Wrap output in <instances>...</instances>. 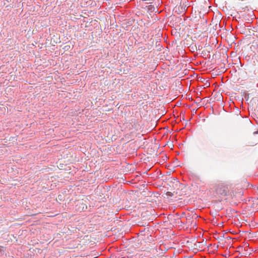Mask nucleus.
<instances>
[{
  "label": "nucleus",
  "mask_w": 258,
  "mask_h": 258,
  "mask_svg": "<svg viewBox=\"0 0 258 258\" xmlns=\"http://www.w3.org/2000/svg\"><path fill=\"white\" fill-rule=\"evenodd\" d=\"M230 185L226 182H221L215 184V190L217 195L226 197L229 195L230 192Z\"/></svg>",
  "instance_id": "1"
},
{
  "label": "nucleus",
  "mask_w": 258,
  "mask_h": 258,
  "mask_svg": "<svg viewBox=\"0 0 258 258\" xmlns=\"http://www.w3.org/2000/svg\"><path fill=\"white\" fill-rule=\"evenodd\" d=\"M79 206V207L77 209V210L80 212L82 211H84L85 209H87V206L84 204L83 202H79L76 207Z\"/></svg>",
  "instance_id": "2"
},
{
  "label": "nucleus",
  "mask_w": 258,
  "mask_h": 258,
  "mask_svg": "<svg viewBox=\"0 0 258 258\" xmlns=\"http://www.w3.org/2000/svg\"><path fill=\"white\" fill-rule=\"evenodd\" d=\"M149 7H150V8L149 9L150 10H152V8H154L152 6H149Z\"/></svg>",
  "instance_id": "3"
},
{
  "label": "nucleus",
  "mask_w": 258,
  "mask_h": 258,
  "mask_svg": "<svg viewBox=\"0 0 258 258\" xmlns=\"http://www.w3.org/2000/svg\"><path fill=\"white\" fill-rule=\"evenodd\" d=\"M196 224V222H194L193 226L195 225Z\"/></svg>",
  "instance_id": "4"
}]
</instances>
